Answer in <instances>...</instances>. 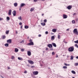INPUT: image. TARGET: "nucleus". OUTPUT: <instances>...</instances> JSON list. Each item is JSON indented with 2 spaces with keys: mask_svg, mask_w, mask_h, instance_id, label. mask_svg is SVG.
I'll return each instance as SVG.
<instances>
[{
  "mask_svg": "<svg viewBox=\"0 0 78 78\" xmlns=\"http://www.w3.org/2000/svg\"><path fill=\"white\" fill-rule=\"evenodd\" d=\"M7 43H9V44H11L12 42V40L11 39H9L7 41Z\"/></svg>",
  "mask_w": 78,
  "mask_h": 78,
  "instance_id": "nucleus-7",
  "label": "nucleus"
},
{
  "mask_svg": "<svg viewBox=\"0 0 78 78\" xmlns=\"http://www.w3.org/2000/svg\"><path fill=\"white\" fill-rule=\"evenodd\" d=\"M11 12H12V10L10 9L9 11L8 15H9V16L11 15Z\"/></svg>",
  "mask_w": 78,
  "mask_h": 78,
  "instance_id": "nucleus-8",
  "label": "nucleus"
},
{
  "mask_svg": "<svg viewBox=\"0 0 78 78\" xmlns=\"http://www.w3.org/2000/svg\"><path fill=\"white\" fill-rule=\"evenodd\" d=\"M73 78H75V77H73Z\"/></svg>",
  "mask_w": 78,
  "mask_h": 78,
  "instance_id": "nucleus-63",
  "label": "nucleus"
},
{
  "mask_svg": "<svg viewBox=\"0 0 78 78\" xmlns=\"http://www.w3.org/2000/svg\"><path fill=\"white\" fill-rule=\"evenodd\" d=\"M67 8L69 10L71 9L72 8V6L71 5H69L68 6Z\"/></svg>",
  "mask_w": 78,
  "mask_h": 78,
  "instance_id": "nucleus-13",
  "label": "nucleus"
},
{
  "mask_svg": "<svg viewBox=\"0 0 78 78\" xmlns=\"http://www.w3.org/2000/svg\"><path fill=\"white\" fill-rule=\"evenodd\" d=\"M71 72L72 73H73V74H76V72L74 71H72Z\"/></svg>",
  "mask_w": 78,
  "mask_h": 78,
  "instance_id": "nucleus-23",
  "label": "nucleus"
},
{
  "mask_svg": "<svg viewBox=\"0 0 78 78\" xmlns=\"http://www.w3.org/2000/svg\"><path fill=\"white\" fill-rule=\"evenodd\" d=\"M18 18L19 20H22V17H21V16H20L19 17H18Z\"/></svg>",
  "mask_w": 78,
  "mask_h": 78,
  "instance_id": "nucleus-25",
  "label": "nucleus"
},
{
  "mask_svg": "<svg viewBox=\"0 0 78 78\" xmlns=\"http://www.w3.org/2000/svg\"><path fill=\"white\" fill-rule=\"evenodd\" d=\"M5 46V47H8L9 46V44H4Z\"/></svg>",
  "mask_w": 78,
  "mask_h": 78,
  "instance_id": "nucleus-21",
  "label": "nucleus"
},
{
  "mask_svg": "<svg viewBox=\"0 0 78 78\" xmlns=\"http://www.w3.org/2000/svg\"><path fill=\"white\" fill-rule=\"evenodd\" d=\"M21 51H25V49L23 48H22L21 49Z\"/></svg>",
  "mask_w": 78,
  "mask_h": 78,
  "instance_id": "nucleus-38",
  "label": "nucleus"
},
{
  "mask_svg": "<svg viewBox=\"0 0 78 78\" xmlns=\"http://www.w3.org/2000/svg\"><path fill=\"white\" fill-rule=\"evenodd\" d=\"M74 50V47L73 46H71L68 49V51L72 52Z\"/></svg>",
  "mask_w": 78,
  "mask_h": 78,
  "instance_id": "nucleus-1",
  "label": "nucleus"
},
{
  "mask_svg": "<svg viewBox=\"0 0 78 78\" xmlns=\"http://www.w3.org/2000/svg\"><path fill=\"white\" fill-rule=\"evenodd\" d=\"M63 42L64 43H65L66 42V41H65V40H64L63 41Z\"/></svg>",
  "mask_w": 78,
  "mask_h": 78,
  "instance_id": "nucleus-50",
  "label": "nucleus"
},
{
  "mask_svg": "<svg viewBox=\"0 0 78 78\" xmlns=\"http://www.w3.org/2000/svg\"><path fill=\"white\" fill-rule=\"evenodd\" d=\"M9 30H7L6 31V34H9Z\"/></svg>",
  "mask_w": 78,
  "mask_h": 78,
  "instance_id": "nucleus-28",
  "label": "nucleus"
},
{
  "mask_svg": "<svg viewBox=\"0 0 78 78\" xmlns=\"http://www.w3.org/2000/svg\"><path fill=\"white\" fill-rule=\"evenodd\" d=\"M24 6H25V4L24 3H21L20 6V8H22V7H23Z\"/></svg>",
  "mask_w": 78,
  "mask_h": 78,
  "instance_id": "nucleus-9",
  "label": "nucleus"
},
{
  "mask_svg": "<svg viewBox=\"0 0 78 78\" xmlns=\"http://www.w3.org/2000/svg\"><path fill=\"white\" fill-rule=\"evenodd\" d=\"M74 42H75V43H76V44H78V40L74 41Z\"/></svg>",
  "mask_w": 78,
  "mask_h": 78,
  "instance_id": "nucleus-34",
  "label": "nucleus"
},
{
  "mask_svg": "<svg viewBox=\"0 0 78 78\" xmlns=\"http://www.w3.org/2000/svg\"><path fill=\"white\" fill-rule=\"evenodd\" d=\"M14 5L15 7H17L18 5V4H17V3L15 2L14 4Z\"/></svg>",
  "mask_w": 78,
  "mask_h": 78,
  "instance_id": "nucleus-14",
  "label": "nucleus"
},
{
  "mask_svg": "<svg viewBox=\"0 0 78 78\" xmlns=\"http://www.w3.org/2000/svg\"><path fill=\"white\" fill-rule=\"evenodd\" d=\"M28 62L30 64H34V62L31 60H29L28 61Z\"/></svg>",
  "mask_w": 78,
  "mask_h": 78,
  "instance_id": "nucleus-6",
  "label": "nucleus"
},
{
  "mask_svg": "<svg viewBox=\"0 0 78 78\" xmlns=\"http://www.w3.org/2000/svg\"><path fill=\"white\" fill-rule=\"evenodd\" d=\"M52 32H54V33H56V29H54L52 30Z\"/></svg>",
  "mask_w": 78,
  "mask_h": 78,
  "instance_id": "nucleus-16",
  "label": "nucleus"
},
{
  "mask_svg": "<svg viewBox=\"0 0 78 78\" xmlns=\"http://www.w3.org/2000/svg\"><path fill=\"white\" fill-rule=\"evenodd\" d=\"M24 28L26 29H28V28H29V27H28V26L25 25V26Z\"/></svg>",
  "mask_w": 78,
  "mask_h": 78,
  "instance_id": "nucleus-20",
  "label": "nucleus"
},
{
  "mask_svg": "<svg viewBox=\"0 0 78 78\" xmlns=\"http://www.w3.org/2000/svg\"><path fill=\"white\" fill-rule=\"evenodd\" d=\"M7 20H10V18H9V16H7Z\"/></svg>",
  "mask_w": 78,
  "mask_h": 78,
  "instance_id": "nucleus-32",
  "label": "nucleus"
},
{
  "mask_svg": "<svg viewBox=\"0 0 78 78\" xmlns=\"http://www.w3.org/2000/svg\"><path fill=\"white\" fill-rule=\"evenodd\" d=\"M21 9H22V7H20L19 10L20 11H21Z\"/></svg>",
  "mask_w": 78,
  "mask_h": 78,
  "instance_id": "nucleus-47",
  "label": "nucleus"
},
{
  "mask_svg": "<svg viewBox=\"0 0 78 78\" xmlns=\"http://www.w3.org/2000/svg\"><path fill=\"white\" fill-rule=\"evenodd\" d=\"M64 64L65 65V66H70V65L69 64H67V63H64Z\"/></svg>",
  "mask_w": 78,
  "mask_h": 78,
  "instance_id": "nucleus-37",
  "label": "nucleus"
},
{
  "mask_svg": "<svg viewBox=\"0 0 78 78\" xmlns=\"http://www.w3.org/2000/svg\"><path fill=\"white\" fill-rule=\"evenodd\" d=\"M63 19H66V18H67V16L66 15L63 14Z\"/></svg>",
  "mask_w": 78,
  "mask_h": 78,
  "instance_id": "nucleus-10",
  "label": "nucleus"
},
{
  "mask_svg": "<svg viewBox=\"0 0 78 78\" xmlns=\"http://www.w3.org/2000/svg\"><path fill=\"white\" fill-rule=\"evenodd\" d=\"M27 54L29 56H30L31 55V52L30 51H27Z\"/></svg>",
  "mask_w": 78,
  "mask_h": 78,
  "instance_id": "nucleus-5",
  "label": "nucleus"
},
{
  "mask_svg": "<svg viewBox=\"0 0 78 78\" xmlns=\"http://www.w3.org/2000/svg\"><path fill=\"white\" fill-rule=\"evenodd\" d=\"M58 55H56V57L58 58Z\"/></svg>",
  "mask_w": 78,
  "mask_h": 78,
  "instance_id": "nucleus-56",
  "label": "nucleus"
},
{
  "mask_svg": "<svg viewBox=\"0 0 78 78\" xmlns=\"http://www.w3.org/2000/svg\"><path fill=\"white\" fill-rule=\"evenodd\" d=\"M72 22V23H75V21L74 20H73Z\"/></svg>",
  "mask_w": 78,
  "mask_h": 78,
  "instance_id": "nucleus-33",
  "label": "nucleus"
},
{
  "mask_svg": "<svg viewBox=\"0 0 78 78\" xmlns=\"http://www.w3.org/2000/svg\"><path fill=\"white\" fill-rule=\"evenodd\" d=\"M32 41V40L30 39L29 40V42H30V43L28 44V45H34V43H33V42Z\"/></svg>",
  "mask_w": 78,
  "mask_h": 78,
  "instance_id": "nucleus-2",
  "label": "nucleus"
},
{
  "mask_svg": "<svg viewBox=\"0 0 78 78\" xmlns=\"http://www.w3.org/2000/svg\"><path fill=\"white\" fill-rule=\"evenodd\" d=\"M76 59H78V56H77V57H76Z\"/></svg>",
  "mask_w": 78,
  "mask_h": 78,
  "instance_id": "nucleus-58",
  "label": "nucleus"
},
{
  "mask_svg": "<svg viewBox=\"0 0 78 78\" xmlns=\"http://www.w3.org/2000/svg\"><path fill=\"white\" fill-rule=\"evenodd\" d=\"M78 63H74L75 66H78Z\"/></svg>",
  "mask_w": 78,
  "mask_h": 78,
  "instance_id": "nucleus-24",
  "label": "nucleus"
},
{
  "mask_svg": "<svg viewBox=\"0 0 78 78\" xmlns=\"http://www.w3.org/2000/svg\"><path fill=\"white\" fill-rule=\"evenodd\" d=\"M78 18H76L75 19V21H76V22H78Z\"/></svg>",
  "mask_w": 78,
  "mask_h": 78,
  "instance_id": "nucleus-39",
  "label": "nucleus"
},
{
  "mask_svg": "<svg viewBox=\"0 0 78 78\" xmlns=\"http://www.w3.org/2000/svg\"><path fill=\"white\" fill-rule=\"evenodd\" d=\"M55 52H53L52 53V55H55Z\"/></svg>",
  "mask_w": 78,
  "mask_h": 78,
  "instance_id": "nucleus-40",
  "label": "nucleus"
},
{
  "mask_svg": "<svg viewBox=\"0 0 78 78\" xmlns=\"http://www.w3.org/2000/svg\"><path fill=\"white\" fill-rule=\"evenodd\" d=\"M24 42L25 41H24V40H22V41H21L20 42V44H22V43H24Z\"/></svg>",
  "mask_w": 78,
  "mask_h": 78,
  "instance_id": "nucleus-31",
  "label": "nucleus"
},
{
  "mask_svg": "<svg viewBox=\"0 0 78 78\" xmlns=\"http://www.w3.org/2000/svg\"><path fill=\"white\" fill-rule=\"evenodd\" d=\"M42 16H44V14H42Z\"/></svg>",
  "mask_w": 78,
  "mask_h": 78,
  "instance_id": "nucleus-59",
  "label": "nucleus"
},
{
  "mask_svg": "<svg viewBox=\"0 0 78 78\" xmlns=\"http://www.w3.org/2000/svg\"><path fill=\"white\" fill-rule=\"evenodd\" d=\"M58 39H61V36H60V35H58Z\"/></svg>",
  "mask_w": 78,
  "mask_h": 78,
  "instance_id": "nucleus-27",
  "label": "nucleus"
},
{
  "mask_svg": "<svg viewBox=\"0 0 78 78\" xmlns=\"http://www.w3.org/2000/svg\"><path fill=\"white\" fill-rule=\"evenodd\" d=\"M2 20V18H0V20Z\"/></svg>",
  "mask_w": 78,
  "mask_h": 78,
  "instance_id": "nucleus-55",
  "label": "nucleus"
},
{
  "mask_svg": "<svg viewBox=\"0 0 78 78\" xmlns=\"http://www.w3.org/2000/svg\"><path fill=\"white\" fill-rule=\"evenodd\" d=\"M76 14V13H74L73 14V15L75 16Z\"/></svg>",
  "mask_w": 78,
  "mask_h": 78,
  "instance_id": "nucleus-49",
  "label": "nucleus"
},
{
  "mask_svg": "<svg viewBox=\"0 0 78 78\" xmlns=\"http://www.w3.org/2000/svg\"><path fill=\"white\" fill-rule=\"evenodd\" d=\"M48 31H46L45 32V34H48Z\"/></svg>",
  "mask_w": 78,
  "mask_h": 78,
  "instance_id": "nucleus-45",
  "label": "nucleus"
},
{
  "mask_svg": "<svg viewBox=\"0 0 78 78\" xmlns=\"http://www.w3.org/2000/svg\"><path fill=\"white\" fill-rule=\"evenodd\" d=\"M63 69H67V67L66 66H63Z\"/></svg>",
  "mask_w": 78,
  "mask_h": 78,
  "instance_id": "nucleus-35",
  "label": "nucleus"
},
{
  "mask_svg": "<svg viewBox=\"0 0 78 78\" xmlns=\"http://www.w3.org/2000/svg\"><path fill=\"white\" fill-rule=\"evenodd\" d=\"M18 59L19 60H22L23 59V58H22L18 57Z\"/></svg>",
  "mask_w": 78,
  "mask_h": 78,
  "instance_id": "nucleus-29",
  "label": "nucleus"
},
{
  "mask_svg": "<svg viewBox=\"0 0 78 78\" xmlns=\"http://www.w3.org/2000/svg\"><path fill=\"white\" fill-rule=\"evenodd\" d=\"M15 52H18V51H19V49H18L17 48H15Z\"/></svg>",
  "mask_w": 78,
  "mask_h": 78,
  "instance_id": "nucleus-18",
  "label": "nucleus"
},
{
  "mask_svg": "<svg viewBox=\"0 0 78 78\" xmlns=\"http://www.w3.org/2000/svg\"><path fill=\"white\" fill-rule=\"evenodd\" d=\"M21 29H22V28H23V26H21Z\"/></svg>",
  "mask_w": 78,
  "mask_h": 78,
  "instance_id": "nucleus-48",
  "label": "nucleus"
},
{
  "mask_svg": "<svg viewBox=\"0 0 78 78\" xmlns=\"http://www.w3.org/2000/svg\"><path fill=\"white\" fill-rule=\"evenodd\" d=\"M14 16H15L16 15V11H14L12 12Z\"/></svg>",
  "mask_w": 78,
  "mask_h": 78,
  "instance_id": "nucleus-12",
  "label": "nucleus"
},
{
  "mask_svg": "<svg viewBox=\"0 0 78 78\" xmlns=\"http://www.w3.org/2000/svg\"><path fill=\"white\" fill-rule=\"evenodd\" d=\"M52 44L54 47H56V44L54 43H52Z\"/></svg>",
  "mask_w": 78,
  "mask_h": 78,
  "instance_id": "nucleus-17",
  "label": "nucleus"
},
{
  "mask_svg": "<svg viewBox=\"0 0 78 78\" xmlns=\"http://www.w3.org/2000/svg\"><path fill=\"white\" fill-rule=\"evenodd\" d=\"M16 34H17V30L16 31Z\"/></svg>",
  "mask_w": 78,
  "mask_h": 78,
  "instance_id": "nucleus-53",
  "label": "nucleus"
},
{
  "mask_svg": "<svg viewBox=\"0 0 78 78\" xmlns=\"http://www.w3.org/2000/svg\"><path fill=\"white\" fill-rule=\"evenodd\" d=\"M77 29H75L74 30L73 32L74 33H75L76 34H78V32Z\"/></svg>",
  "mask_w": 78,
  "mask_h": 78,
  "instance_id": "nucleus-3",
  "label": "nucleus"
},
{
  "mask_svg": "<svg viewBox=\"0 0 78 78\" xmlns=\"http://www.w3.org/2000/svg\"><path fill=\"white\" fill-rule=\"evenodd\" d=\"M38 73H39V72L37 71L33 72V74L34 75H38Z\"/></svg>",
  "mask_w": 78,
  "mask_h": 78,
  "instance_id": "nucleus-4",
  "label": "nucleus"
},
{
  "mask_svg": "<svg viewBox=\"0 0 78 78\" xmlns=\"http://www.w3.org/2000/svg\"><path fill=\"white\" fill-rule=\"evenodd\" d=\"M41 25H43V26H45V24L44 23H41Z\"/></svg>",
  "mask_w": 78,
  "mask_h": 78,
  "instance_id": "nucleus-19",
  "label": "nucleus"
},
{
  "mask_svg": "<svg viewBox=\"0 0 78 78\" xmlns=\"http://www.w3.org/2000/svg\"><path fill=\"white\" fill-rule=\"evenodd\" d=\"M73 55H71V56L70 59L71 60H73Z\"/></svg>",
  "mask_w": 78,
  "mask_h": 78,
  "instance_id": "nucleus-22",
  "label": "nucleus"
},
{
  "mask_svg": "<svg viewBox=\"0 0 78 78\" xmlns=\"http://www.w3.org/2000/svg\"><path fill=\"white\" fill-rule=\"evenodd\" d=\"M67 42H65V44H67Z\"/></svg>",
  "mask_w": 78,
  "mask_h": 78,
  "instance_id": "nucleus-62",
  "label": "nucleus"
},
{
  "mask_svg": "<svg viewBox=\"0 0 78 78\" xmlns=\"http://www.w3.org/2000/svg\"><path fill=\"white\" fill-rule=\"evenodd\" d=\"M45 0H42V1L43 2H44V1H45Z\"/></svg>",
  "mask_w": 78,
  "mask_h": 78,
  "instance_id": "nucleus-60",
  "label": "nucleus"
},
{
  "mask_svg": "<svg viewBox=\"0 0 78 78\" xmlns=\"http://www.w3.org/2000/svg\"><path fill=\"white\" fill-rule=\"evenodd\" d=\"M8 69H10V68L9 67H8Z\"/></svg>",
  "mask_w": 78,
  "mask_h": 78,
  "instance_id": "nucleus-57",
  "label": "nucleus"
},
{
  "mask_svg": "<svg viewBox=\"0 0 78 78\" xmlns=\"http://www.w3.org/2000/svg\"><path fill=\"white\" fill-rule=\"evenodd\" d=\"M41 36L42 35H41V34L38 35V37H41Z\"/></svg>",
  "mask_w": 78,
  "mask_h": 78,
  "instance_id": "nucleus-46",
  "label": "nucleus"
},
{
  "mask_svg": "<svg viewBox=\"0 0 78 78\" xmlns=\"http://www.w3.org/2000/svg\"><path fill=\"white\" fill-rule=\"evenodd\" d=\"M46 50H48V48H47L46 49Z\"/></svg>",
  "mask_w": 78,
  "mask_h": 78,
  "instance_id": "nucleus-51",
  "label": "nucleus"
},
{
  "mask_svg": "<svg viewBox=\"0 0 78 78\" xmlns=\"http://www.w3.org/2000/svg\"><path fill=\"white\" fill-rule=\"evenodd\" d=\"M48 46L49 48H52V47H53V46L51 44H49L48 45Z\"/></svg>",
  "mask_w": 78,
  "mask_h": 78,
  "instance_id": "nucleus-11",
  "label": "nucleus"
},
{
  "mask_svg": "<svg viewBox=\"0 0 78 78\" xmlns=\"http://www.w3.org/2000/svg\"><path fill=\"white\" fill-rule=\"evenodd\" d=\"M20 25H22V23H19Z\"/></svg>",
  "mask_w": 78,
  "mask_h": 78,
  "instance_id": "nucleus-43",
  "label": "nucleus"
},
{
  "mask_svg": "<svg viewBox=\"0 0 78 78\" xmlns=\"http://www.w3.org/2000/svg\"><path fill=\"white\" fill-rule=\"evenodd\" d=\"M24 73H27V71L25 70L24 71Z\"/></svg>",
  "mask_w": 78,
  "mask_h": 78,
  "instance_id": "nucleus-42",
  "label": "nucleus"
},
{
  "mask_svg": "<svg viewBox=\"0 0 78 78\" xmlns=\"http://www.w3.org/2000/svg\"><path fill=\"white\" fill-rule=\"evenodd\" d=\"M67 31H69V29H68L66 30Z\"/></svg>",
  "mask_w": 78,
  "mask_h": 78,
  "instance_id": "nucleus-54",
  "label": "nucleus"
},
{
  "mask_svg": "<svg viewBox=\"0 0 78 78\" xmlns=\"http://www.w3.org/2000/svg\"><path fill=\"white\" fill-rule=\"evenodd\" d=\"M41 22H42V20H41Z\"/></svg>",
  "mask_w": 78,
  "mask_h": 78,
  "instance_id": "nucleus-64",
  "label": "nucleus"
},
{
  "mask_svg": "<svg viewBox=\"0 0 78 78\" xmlns=\"http://www.w3.org/2000/svg\"><path fill=\"white\" fill-rule=\"evenodd\" d=\"M34 2H37V0H34Z\"/></svg>",
  "mask_w": 78,
  "mask_h": 78,
  "instance_id": "nucleus-52",
  "label": "nucleus"
},
{
  "mask_svg": "<svg viewBox=\"0 0 78 78\" xmlns=\"http://www.w3.org/2000/svg\"><path fill=\"white\" fill-rule=\"evenodd\" d=\"M1 77H2V78H4V77H3V76H1Z\"/></svg>",
  "mask_w": 78,
  "mask_h": 78,
  "instance_id": "nucleus-61",
  "label": "nucleus"
},
{
  "mask_svg": "<svg viewBox=\"0 0 78 78\" xmlns=\"http://www.w3.org/2000/svg\"><path fill=\"white\" fill-rule=\"evenodd\" d=\"M34 9H35L34 8V7H33V8H31L30 9V11H31V12H32V11H33L34 10Z\"/></svg>",
  "mask_w": 78,
  "mask_h": 78,
  "instance_id": "nucleus-15",
  "label": "nucleus"
},
{
  "mask_svg": "<svg viewBox=\"0 0 78 78\" xmlns=\"http://www.w3.org/2000/svg\"><path fill=\"white\" fill-rule=\"evenodd\" d=\"M44 21L45 23L47 22V20H44Z\"/></svg>",
  "mask_w": 78,
  "mask_h": 78,
  "instance_id": "nucleus-44",
  "label": "nucleus"
},
{
  "mask_svg": "<svg viewBox=\"0 0 78 78\" xmlns=\"http://www.w3.org/2000/svg\"><path fill=\"white\" fill-rule=\"evenodd\" d=\"M75 47H76L77 48H78V44H75Z\"/></svg>",
  "mask_w": 78,
  "mask_h": 78,
  "instance_id": "nucleus-36",
  "label": "nucleus"
},
{
  "mask_svg": "<svg viewBox=\"0 0 78 78\" xmlns=\"http://www.w3.org/2000/svg\"><path fill=\"white\" fill-rule=\"evenodd\" d=\"M12 59H14V56H12Z\"/></svg>",
  "mask_w": 78,
  "mask_h": 78,
  "instance_id": "nucleus-41",
  "label": "nucleus"
},
{
  "mask_svg": "<svg viewBox=\"0 0 78 78\" xmlns=\"http://www.w3.org/2000/svg\"><path fill=\"white\" fill-rule=\"evenodd\" d=\"M51 39L52 40H54V39H55V36H52Z\"/></svg>",
  "mask_w": 78,
  "mask_h": 78,
  "instance_id": "nucleus-26",
  "label": "nucleus"
},
{
  "mask_svg": "<svg viewBox=\"0 0 78 78\" xmlns=\"http://www.w3.org/2000/svg\"><path fill=\"white\" fill-rule=\"evenodd\" d=\"M5 38H6V36L5 35H3L2 37L3 39H5Z\"/></svg>",
  "mask_w": 78,
  "mask_h": 78,
  "instance_id": "nucleus-30",
  "label": "nucleus"
}]
</instances>
